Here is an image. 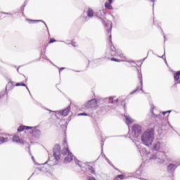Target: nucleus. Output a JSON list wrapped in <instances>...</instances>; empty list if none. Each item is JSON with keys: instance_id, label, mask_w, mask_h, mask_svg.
<instances>
[{"instance_id": "f257e3e1", "label": "nucleus", "mask_w": 180, "mask_h": 180, "mask_svg": "<svg viewBox=\"0 0 180 180\" xmlns=\"http://www.w3.org/2000/svg\"><path fill=\"white\" fill-rule=\"evenodd\" d=\"M154 129H148L141 136V140L147 147L153 145V141H154Z\"/></svg>"}, {"instance_id": "f03ea898", "label": "nucleus", "mask_w": 180, "mask_h": 180, "mask_svg": "<svg viewBox=\"0 0 180 180\" xmlns=\"http://www.w3.org/2000/svg\"><path fill=\"white\" fill-rule=\"evenodd\" d=\"M132 133L135 137H139L141 134V127L139 124H134L132 127Z\"/></svg>"}, {"instance_id": "7ed1b4c3", "label": "nucleus", "mask_w": 180, "mask_h": 180, "mask_svg": "<svg viewBox=\"0 0 180 180\" xmlns=\"http://www.w3.org/2000/svg\"><path fill=\"white\" fill-rule=\"evenodd\" d=\"M30 129L32 130L31 134L32 137H38V136L41 134V131L37 129L36 127H32V128Z\"/></svg>"}, {"instance_id": "20e7f679", "label": "nucleus", "mask_w": 180, "mask_h": 180, "mask_svg": "<svg viewBox=\"0 0 180 180\" xmlns=\"http://www.w3.org/2000/svg\"><path fill=\"white\" fill-rule=\"evenodd\" d=\"M60 146H56L53 148V157L56 160H58V158H60Z\"/></svg>"}, {"instance_id": "39448f33", "label": "nucleus", "mask_w": 180, "mask_h": 180, "mask_svg": "<svg viewBox=\"0 0 180 180\" xmlns=\"http://www.w3.org/2000/svg\"><path fill=\"white\" fill-rule=\"evenodd\" d=\"M111 50L112 51H115V53H116L115 55V57L117 56V57H120L121 58L123 57V53H122V51H119L118 49H116V48L113 45H111Z\"/></svg>"}, {"instance_id": "423d86ee", "label": "nucleus", "mask_w": 180, "mask_h": 180, "mask_svg": "<svg viewBox=\"0 0 180 180\" xmlns=\"http://www.w3.org/2000/svg\"><path fill=\"white\" fill-rule=\"evenodd\" d=\"M87 105L89 108H96V106H98V101L96 99H91L88 101Z\"/></svg>"}, {"instance_id": "0eeeda50", "label": "nucleus", "mask_w": 180, "mask_h": 180, "mask_svg": "<svg viewBox=\"0 0 180 180\" xmlns=\"http://www.w3.org/2000/svg\"><path fill=\"white\" fill-rule=\"evenodd\" d=\"M106 58H108V60H110L111 61H115V63H122V60L117 59L113 57V54L107 53Z\"/></svg>"}, {"instance_id": "6e6552de", "label": "nucleus", "mask_w": 180, "mask_h": 180, "mask_svg": "<svg viewBox=\"0 0 180 180\" xmlns=\"http://www.w3.org/2000/svg\"><path fill=\"white\" fill-rule=\"evenodd\" d=\"M74 160V155H72V153H70V155H68V156L64 159L65 164H68L69 162H71Z\"/></svg>"}, {"instance_id": "1a4fd4ad", "label": "nucleus", "mask_w": 180, "mask_h": 180, "mask_svg": "<svg viewBox=\"0 0 180 180\" xmlns=\"http://www.w3.org/2000/svg\"><path fill=\"white\" fill-rule=\"evenodd\" d=\"M70 110H71V108L70 107H68L66 109L63 110V111H60V115H62V116H68V115H70Z\"/></svg>"}, {"instance_id": "9d476101", "label": "nucleus", "mask_w": 180, "mask_h": 180, "mask_svg": "<svg viewBox=\"0 0 180 180\" xmlns=\"http://www.w3.org/2000/svg\"><path fill=\"white\" fill-rule=\"evenodd\" d=\"M119 101H121V105L124 107L126 106V103H124V99L123 100V98H117L116 100L112 101V103H114L115 105L117 104V102H119Z\"/></svg>"}, {"instance_id": "9b49d317", "label": "nucleus", "mask_w": 180, "mask_h": 180, "mask_svg": "<svg viewBox=\"0 0 180 180\" xmlns=\"http://www.w3.org/2000/svg\"><path fill=\"white\" fill-rule=\"evenodd\" d=\"M22 78H24V81L16 83L15 86H26V82H27V79H26V77H22Z\"/></svg>"}, {"instance_id": "f8f14e48", "label": "nucleus", "mask_w": 180, "mask_h": 180, "mask_svg": "<svg viewBox=\"0 0 180 180\" xmlns=\"http://www.w3.org/2000/svg\"><path fill=\"white\" fill-rule=\"evenodd\" d=\"M108 2H106L105 4V8H107V9H110V10H112L113 9V7L112 6V3L113 2L112 0H108Z\"/></svg>"}, {"instance_id": "ddd939ff", "label": "nucleus", "mask_w": 180, "mask_h": 180, "mask_svg": "<svg viewBox=\"0 0 180 180\" xmlns=\"http://www.w3.org/2000/svg\"><path fill=\"white\" fill-rule=\"evenodd\" d=\"M29 129H32V127H26L24 125H21L18 129V131H23L24 130H29Z\"/></svg>"}, {"instance_id": "4468645a", "label": "nucleus", "mask_w": 180, "mask_h": 180, "mask_svg": "<svg viewBox=\"0 0 180 180\" xmlns=\"http://www.w3.org/2000/svg\"><path fill=\"white\" fill-rule=\"evenodd\" d=\"M14 87H15V84H13L12 82H9L6 86V89L11 91V89H13V88Z\"/></svg>"}, {"instance_id": "2eb2a0df", "label": "nucleus", "mask_w": 180, "mask_h": 180, "mask_svg": "<svg viewBox=\"0 0 180 180\" xmlns=\"http://www.w3.org/2000/svg\"><path fill=\"white\" fill-rule=\"evenodd\" d=\"M63 154L64 155H70V154H72V153L70 152V149L68 147H65L63 150Z\"/></svg>"}, {"instance_id": "dca6fc26", "label": "nucleus", "mask_w": 180, "mask_h": 180, "mask_svg": "<svg viewBox=\"0 0 180 180\" xmlns=\"http://www.w3.org/2000/svg\"><path fill=\"white\" fill-rule=\"evenodd\" d=\"M180 78V70L177 71L174 75V81H179Z\"/></svg>"}, {"instance_id": "f3484780", "label": "nucleus", "mask_w": 180, "mask_h": 180, "mask_svg": "<svg viewBox=\"0 0 180 180\" xmlns=\"http://www.w3.org/2000/svg\"><path fill=\"white\" fill-rule=\"evenodd\" d=\"M87 16L89 18H93L94 17V10H92L91 8H89V10L87 11Z\"/></svg>"}, {"instance_id": "a211bd4d", "label": "nucleus", "mask_w": 180, "mask_h": 180, "mask_svg": "<svg viewBox=\"0 0 180 180\" xmlns=\"http://www.w3.org/2000/svg\"><path fill=\"white\" fill-rule=\"evenodd\" d=\"M56 41H57V40H56L55 39H51L49 43L44 45L45 49H47V47H49V44H51V43H56Z\"/></svg>"}, {"instance_id": "6ab92c4d", "label": "nucleus", "mask_w": 180, "mask_h": 180, "mask_svg": "<svg viewBox=\"0 0 180 180\" xmlns=\"http://www.w3.org/2000/svg\"><path fill=\"white\" fill-rule=\"evenodd\" d=\"M174 168H176V165L169 164L167 167L169 171H172V169H174Z\"/></svg>"}, {"instance_id": "aec40b11", "label": "nucleus", "mask_w": 180, "mask_h": 180, "mask_svg": "<svg viewBox=\"0 0 180 180\" xmlns=\"http://www.w3.org/2000/svg\"><path fill=\"white\" fill-rule=\"evenodd\" d=\"M125 119H126V122L128 124H130L131 123H133V119H131V117H129L127 116L125 117Z\"/></svg>"}, {"instance_id": "412c9836", "label": "nucleus", "mask_w": 180, "mask_h": 180, "mask_svg": "<svg viewBox=\"0 0 180 180\" xmlns=\"http://www.w3.org/2000/svg\"><path fill=\"white\" fill-rule=\"evenodd\" d=\"M8 141V138H4L2 136H0V144H2L3 143H6Z\"/></svg>"}, {"instance_id": "4be33fe9", "label": "nucleus", "mask_w": 180, "mask_h": 180, "mask_svg": "<svg viewBox=\"0 0 180 180\" xmlns=\"http://www.w3.org/2000/svg\"><path fill=\"white\" fill-rule=\"evenodd\" d=\"M138 78H139V81L141 82V84L143 85V77L141 76V74L139 73Z\"/></svg>"}, {"instance_id": "5701e85b", "label": "nucleus", "mask_w": 180, "mask_h": 180, "mask_svg": "<svg viewBox=\"0 0 180 180\" xmlns=\"http://www.w3.org/2000/svg\"><path fill=\"white\" fill-rule=\"evenodd\" d=\"M116 179H124V175L123 174H119L116 176Z\"/></svg>"}, {"instance_id": "b1692460", "label": "nucleus", "mask_w": 180, "mask_h": 180, "mask_svg": "<svg viewBox=\"0 0 180 180\" xmlns=\"http://www.w3.org/2000/svg\"><path fill=\"white\" fill-rule=\"evenodd\" d=\"M19 136H13V141H16V143H18L19 142Z\"/></svg>"}, {"instance_id": "393cba45", "label": "nucleus", "mask_w": 180, "mask_h": 180, "mask_svg": "<svg viewBox=\"0 0 180 180\" xmlns=\"http://www.w3.org/2000/svg\"><path fill=\"white\" fill-rule=\"evenodd\" d=\"M90 170H91V174H93L94 175H95V169H94L93 167H91L90 168Z\"/></svg>"}, {"instance_id": "a878e982", "label": "nucleus", "mask_w": 180, "mask_h": 180, "mask_svg": "<svg viewBox=\"0 0 180 180\" xmlns=\"http://www.w3.org/2000/svg\"><path fill=\"white\" fill-rule=\"evenodd\" d=\"M18 143H20V144H25V141L23 139H19Z\"/></svg>"}, {"instance_id": "bb28decb", "label": "nucleus", "mask_w": 180, "mask_h": 180, "mask_svg": "<svg viewBox=\"0 0 180 180\" xmlns=\"http://www.w3.org/2000/svg\"><path fill=\"white\" fill-rule=\"evenodd\" d=\"M44 168H45V169H50V165H45L44 166Z\"/></svg>"}, {"instance_id": "cd10ccee", "label": "nucleus", "mask_w": 180, "mask_h": 180, "mask_svg": "<svg viewBox=\"0 0 180 180\" xmlns=\"http://www.w3.org/2000/svg\"><path fill=\"white\" fill-rule=\"evenodd\" d=\"M78 116H87L86 113L83 112L78 115Z\"/></svg>"}, {"instance_id": "c85d7f7f", "label": "nucleus", "mask_w": 180, "mask_h": 180, "mask_svg": "<svg viewBox=\"0 0 180 180\" xmlns=\"http://www.w3.org/2000/svg\"><path fill=\"white\" fill-rule=\"evenodd\" d=\"M109 41H110V44H112V36L109 37Z\"/></svg>"}, {"instance_id": "c756f323", "label": "nucleus", "mask_w": 180, "mask_h": 180, "mask_svg": "<svg viewBox=\"0 0 180 180\" xmlns=\"http://www.w3.org/2000/svg\"><path fill=\"white\" fill-rule=\"evenodd\" d=\"M89 180H96V179H95V177H91V176H89Z\"/></svg>"}, {"instance_id": "7c9ffc66", "label": "nucleus", "mask_w": 180, "mask_h": 180, "mask_svg": "<svg viewBox=\"0 0 180 180\" xmlns=\"http://www.w3.org/2000/svg\"><path fill=\"white\" fill-rule=\"evenodd\" d=\"M127 67H131V63H128L127 64Z\"/></svg>"}, {"instance_id": "2f4dec72", "label": "nucleus", "mask_w": 180, "mask_h": 180, "mask_svg": "<svg viewBox=\"0 0 180 180\" xmlns=\"http://www.w3.org/2000/svg\"><path fill=\"white\" fill-rule=\"evenodd\" d=\"M5 95V93H0V98H1V96H4Z\"/></svg>"}, {"instance_id": "473e14b6", "label": "nucleus", "mask_w": 180, "mask_h": 180, "mask_svg": "<svg viewBox=\"0 0 180 180\" xmlns=\"http://www.w3.org/2000/svg\"><path fill=\"white\" fill-rule=\"evenodd\" d=\"M101 22H102V23H105V20H103L102 18H101Z\"/></svg>"}, {"instance_id": "72a5a7b5", "label": "nucleus", "mask_w": 180, "mask_h": 180, "mask_svg": "<svg viewBox=\"0 0 180 180\" xmlns=\"http://www.w3.org/2000/svg\"><path fill=\"white\" fill-rule=\"evenodd\" d=\"M151 112L153 113V115H154V108L151 109Z\"/></svg>"}, {"instance_id": "f704fd0d", "label": "nucleus", "mask_w": 180, "mask_h": 180, "mask_svg": "<svg viewBox=\"0 0 180 180\" xmlns=\"http://www.w3.org/2000/svg\"><path fill=\"white\" fill-rule=\"evenodd\" d=\"M169 111L163 112V115H165L166 113H169Z\"/></svg>"}, {"instance_id": "c9c22d12", "label": "nucleus", "mask_w": 180, "mask_h": 180, "mask_svg": "<svg viewBox=\"0 0 180 180\" xmlns=\"http://www.w3.org/2000/svg\"><path fill=\"white\" fill-rule=\"evenodd\" d=\"M153 148H154V150H157V145H155Z\"/></svg>"}, {"instance_id": "e433bc0d", "label": "nucleus", "mask_w": 180, "mask_h": 180, "mask_svg": "<svg viewBox=\"0 0 180 180\" xmlns=\"http://www.w3.org/2000/svg\"><path fill=\"white\" fill-rule=\"evenodd\" d=\"M139 89H136L135 91H134L133 92H131V94H134V92H136V91L138 90Z\"/></svg>"}, {"instance_id": "4c0bfd02", "label": "nucleus", "mask_w": 180, "mask_h": 180, "mask_svg": "<svg viewBox=\"0 0 180 180\" xmlns=\"http://www.w3.org/2000/svg\"><path fill=\"white\" fill-rule=\"evenodd\" d=\"M64 70V68H60V71H63Z\"/></svg>"}, {"instance_id": "58836bf2", "label": "nucleus", "mask_w": 180, "mask_h": 180, "mask_svg": "<svg viewBox=\"0 0 180 180\" xmlns=\"http://www.w3.org/2000/svg\"><path fill=\"white\" fill-rule=\"evenodd\" d=\"M110 101H112V98H110Z\"/></svg>"}, {"instance_id": "ea45409f", "label": "nucleus", "mask_w": 180, "mask_h": 180, "mask_svg": "<svg viewBox=\"0 0 180 180\" xmlns=\"http://www.w3.org/2000/svg\"><path fill=\"white\" fill-rule=\"evenodd\" d=\"M112 30V25H110V30Z\"/></svg>"}, {"instance_id": "a19ab883", "label": "nucleus", "mask_w": 180, "mask_h": 180, "mask_svg": "<svg viewBox=\"0 0 180 180\" xmlns=\"http://www.w3.org/2000/svg\"><path fill=\"white\" fill-rule=\"evenodd\" d=\"M111 53H115V51H113L112 50V52Z\"/></svg>"}, {"instance_id": "79ce46f5", "label": "nucleus", "mask_w": 180, "mask_h": 180, "mask_svg": "<svg viewBox=\"0 0 180 180\" xmlns=\"http://www.w3.org/2000/svg\"><path fill=\"white\" fill-rule=\"evenodd\" d=\"M178 84H180V80L178 82Z\"/></svg>"}]
</instances>
